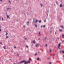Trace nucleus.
Returning a JSON list of instances; mask_svg holds the SVG:
<instances>
[{"label":"nucleus","mask_w":64,"mask_h":64,"mask_svg":"<svg viewBox=\"0 0 64 64\" xmlns=\"http://www.w3.org/2000/svg\"><path fill=\"white\" fill-rule=\"evenodd\" d=\"M24 63V64H27V63H30V61H29L27 62H26V60H24L23 61L20 62H18V64H22V63Z\"/></svg>","instance_id":"1"},{"label":"nucleus","mask_w":64,"mask_h":64,"mask_svg":"<svg viewBox=\"0 0 64 64\" xmlns=\"http://www.w3.org/2000/svg\"><path fill=\"white\" fill-rule=\"evenodd\" d=\"M35 20H36V19H34V22H35L36 23H37V22H38V20H36V21H35Z\"/></svg>","instance_id":"2"},{"label":"nucleus","mask_w":64,"mask_h":64,"mask_svg":"<svg viewBox=\"0 0 64 64\" xmlns=\"http://www.w3.org/2000/svg\"><path fill=\"white\" fill-rule=\"evenodd\" d=\"M40 45V44H36V47H37L39 45Z\"/></svg>","instance_id":"3"},{"label":"nucleus","mask_w":64,"mask_h":64,"mask_svg":"<svg viewBox=\"0 0 64 64\" xmlns=\"http://www.w3.org/2000/svg\"><path fill=\"white\" fill-rule=\"evenodd\" d=\"M32 43H33V44H35L36 43V42H35V41L33 40L32 42Z\"/></svg>","instance_id":"4"},{"label":"nucleus","mask_w":64,"mask_h":64,"mask_svg":"<svg viewBox=\"0 0 64 64\" xmlns=\"http://www.w3.org/2000/svg\"><path fill=\"white\" fill-rule=\"evenodd\" d=\"M6 16H7L8 19H9V18H10V16H9L8 15H6Z\"/></svg>","instance_id":"5"},{"label":"nucleus","mask_w":64,"mask_h":64,"mask_svg":"<svg viewBox=\"0 0 64 64\" xmlns=\"http://www.w3.org/2000/svg\"><path fill=\"white\" fill-rule=\"evenodd\" d=\"M60 7H63V5L62 4H60Z\"/></svg>","instance_id":"6"},{"label":"nucleus","mask_w":64,"mask_h":64,"mask_svg":"<svg viewBox=\"0 0 64 64\" xmlns=\"http://www.w3.org/2000/svg\"><path fill=\"white\" fill-rule=\"evenodd\" d=\"M61 44H60L58 45V47H61Z\"/></svg>","instance_id":"7"},{"label":"nucleus","mask_w":64,"mask_h":64,"mask_svg":"<svg viewBox=\"0 0 64 64\" xmlns=\"http://www.w3.org/2000/svg\"><path fill=\"white\" fill-rule=\"evenodd\" d=\"M10 9H11V8H7V10H9Z\"/></svg>","instance_id":"8"},{"label":"nucleus","mask_w":64,"mask_h":64,"mask_svg":"<svg viewBox=\"0 0 64 64\" xmlns=\"http://www.w3.org/2000/svg\"><path fill=\"white\" fill-rule=\"evenodd\" d=\"M3 48L4 49H5V50H6V47L5 46H4L3 47Z\"/></svg>","instance_id":"9"},{"label":"nucleus","mask_w":64,"mask_h":64,"mask_svg":"<svg viewBox=\"0 0 64 64\" xmlns=\"http://www.w3.org/2000/svg\"><path fill=\"white\" fill-rule=\"evenodd\" d=\"M39 35H40V36H41V33L40 32H39Z\"/></svg>","instance_id":"10"},{"label":"nucleus","mask_w":64,"mask_h":64,"mask_svg":"<svg viewBox=\"0 0 64 64\" xmlns=\"http://www.w3.org/2000/svg\"><path fill=\"white\" fill-rule=\"evenodd\" d=\"M51 59V58L50 57H49L48 58V60H50Z\"/></svg>","instance_id":"11"},{"label":"nucleus","mask_w":64,"mask_h":64,"mask_svg":"<svg viewBox=\"0 0 64 64\" xmlns=\"http://www.w3.org/2000/svg\"><path fill=\"white\" fill-rule=\"evenodd\" d=\"M60 31V32H62V30H61V29L60 30H59Z\"/></svg>","instance_id":"12"},{"label":"nucleus","mask_w":64,"mask_h":64,"mask_svg":"<svg viewBox=\"0 0 64 64\" xmlns=\"http://www.w3.org/2000/svg\"><path fill=\"white\" fill-rule=\"evenodd\" d=\"M6 32V36H7V35H8V33H7V32Z\"/></svg>","instance_id":"13"},{"label":"nucleus","mask_w":64,"mask_h":64,"mask_svg":"<svg viewBox=\"0 0 64 64\" xmlns=\"http://www.w3.org/2000/svg\"><path fill=\"white\" fill-rule=\"evenodd\" d=\"M34 26H36V28H37V25H36V24H34Z\"/></svg>","instance_id":"14"},{"label":"nucleus","mask_w":64,"mask_h":64,"mask_svg":"<svg viewBox=\"0 0 64 64\" xmlns=\"http://www.w3.org/2000/svg\"><path fill=\"white\" fill-rule=\"evenodd\" d=\"M41 22H42V21H41V20H40V22H39V23H41Z\"/></svg>","instance_id":"15"},{"label":"nucleus","mask_w":64,"mask_h":64,"mask_svg":"<svg viewBox=\"0 0 64 64\" xmlns=\"http://www.w3.org/2000/svg\"><path fill=\"white\" fill-rule=\"evenodd\" d=\"M17 56H18V57H19V54H17Z\"/></svg>","instance_id":"16"},{"label":"nucleus","mask_w":64,"mask_h":64,"mask_svg":"<svg viewBox=\"0 0 64 64\" xmlns=\"http://www.w3.org/2000/svg\"><path fill=\"white\" fill-rule=\"evenodd\" d=\"M50 52H52V49H50Z\"/></svg>","instance_id":"17"},{"label":"nucleus","mask_w":64,"mask_h":64,"mask_svg":"<svg viewBox=\"0 0 64 64\" xmlns=\"http://www.w3.org/2000/svg\"><path fill=\"white\" fill-rule=\"evenodd\" d=\"M29 61H32V60L31 59H29Z\"/></svg>","instance_id":"18"},{"label":"nucleus","mask_w":64,"mask_h":64,"mask_svg":"<svg viewBox=\"0 0 64 64\" xmlns=\"http://www.w3.org/2000/svg\"><path fill=\"white\" fill-rule=\"evenodd\" d=\"M40 5L41 7H42V6H43V4H40Z\"/></svg>","instance_id":"19"},{"label":"nucleus","mask_w":64,"mask_h":64,"mask_svg":"<svg viewBox=\"0 0 64 64\" xmlns=\"http://www.w3.org/2000/svg\"><path fill=\"white\" fill-rule=\"evenodd\" d=\"M26 48H29V47L28 46H26Z\"/></svg>","instance_id":"20"},{"label":"nucleus","mask_w":64,"mask_h":64,"mask_svg":"<svg viewBox=\"0 0 64 64\" xmlns=\"http://www.w3.org/2000/svg\"><path fill=\"white\" fill-rule=\"evenodd\" d=\"M40 60V59H39V58H38L37 59V61H38V60Z\"/></svg>","instance_id":"21"},{"label":"nucleus","mask_w":64,"mask_h":64,"mask_svg":"<svg viewBox=\"0 0 64 64\" xmlns=\"http://www.w3.org/2000/svg\"><path fill=\"white\" fill-rule=\"evenodd\" d=\"M43 27H44V28H45V27H46V26L44 25V26H43Z\"/></svg>","instance_id":"22"},{"label":"nucleus","mask_w":64,"mask_h":64,"mask_svg":"<svg viewBox=\"0 0 64 64\" xmlns=\"http://www.w3.org/2000/svg\"><path fill=\"white\" fill-rule=\"evenodd\" d=\"M46 39H47V38L46 37H45V38H44V40H46Z\"/></svg>","instance_id":"23"},{"label":"nucleus","mask_w":64,"mask_h":64,"mask_svg":"<svg viewBox=\"0 0 64 64\" xmlns=\"http://www.w3.org/2000/svg\"><path fill=\"white\" fill-rule=\"evenodd\" d=\"M60 27H62V28H64V27H63V26H60Z\"/></svg>","instance_id":"24"},{"label":"nucleus","mask_w":64,"mask_h":64,"mask_svg":"<svg viewBox=\"0 0 64 64\" xmlns=\"http://www.w3.org/2000/svg\"><path fill=\"white\" fill-rule=\"evenodd\" d=\"M6 39H8V36H7L6 37Z\"/></svg>","instance_id":"25"},{"label":"nucleus","mask_w":64,"mask_h":64,"mask_svg":"<svg viewBox=\"0 0 64 64\" xmlns=\"http://www.w3.org/2000/svg\"><path fill=\"white\" fill-rule=\"evenodd\" d=\"M0 44L1 45H3V44L2 42H0Z\"/></svg>","instance_id":"26"},{"label":"nucleus","mask_w":64,"mask_h":64,"mask_svg":"<svg viewBox=\"0 0 64 64\" xmlns=\"http://www.w3.org/2000/svg\"><path fill=\"white\" fill-rule=\"evenodd\" d=\"M2 21H3V20H4V19H3V17H2Z\"/></svg>","instance_id":"27"},{"label":"nucleus","mask_w":64,"mask_h":64,"mask_svg":"<svg viewBox=\"0 0 64 64\" xmlns=\"http://www.w3.org/2000/svg\"><path fill=\"white\" fill-rule=\"evenodd\" d=\"M37 54H35V56H37Z\"/></svg>","instance_id":"28"},{"label":"nucleus","mask_w":64,"mask_h":64,"mask_svg":"<svg viewBox=\"0 0 64 64\" xmlns=\"http://www.w3.org/2000/svg\"><path fill=\"white\" fill-rule=\"evenodd\" d=\"M57 38V39L58 40H59V38Z\"/></svg>","instance_id":"29"},{"label":"nucleus","mask_w":64,"mask_h":64,"mask_svg":"<svg viewBox=\"0 0 64 64\" xmlns=\"http://www.w3.org/2000/svg\"><path fill=\"white\" fill-rule=\"evenodd\" d=\"M47 13H49V10H48L47 11Z\"/></svg>","instance_id":"30"},{"label":"nucleus","mask_w":64,"mask_h":64,"mask_svg":"<svg viewBox=\"0 0 64 64\" xmlns=\"http://www.w3.org/2000/svg\"><path fill=\"white\" fill-rule=\"evenodd\" d=\"M62 52L64 54V51H62Z\"/></svg>","instance_id":"31"},{"label":"nucleus","mask_w":64,"mask_h":64,"mask_svg":"<svg viewBox=\"0 0 64 64\" xmlns=\"http://www.w3.org/2000/svg\"><path fill=\"white\" fill-rule=\"evenodd\" d=\"M25 40H27V38H25Z\"/></svg>","instance_id":"32"},{"label":"nucleus","mask_w":64,"mask_h":64,"mask_svg":"<svg viewBox=\"0 0 64 64\" xmlns=\"http://www.w3.org/2000/svg\"><path fill=\"white\" fill-rule=\"evenodd\" d=\"M64 36V35H62V37H63V36Z\"/></svg>","instance_id":"33"},{"label":"nucleus","mask_w":64,"mask_h":64,"mask_svg":"<svg viewBox=\"0 0 64 64\" xmlns=\"http://www.w3.org/2000/svg\"><path fill=\"white\" fill-rule=\"evenodd\" d=\"M6 16H7V15H7V12L6 13Z\"/></svg>","instance_id":"34"},{"label":"nucleus","mask_w":64,"mask_h":64,"mask_svg":"<svg viewBox=\"0 0 64 64\" xmlns=\"http://www.w3.org/2000/svg\"><path fill=\"white\" fill-rule=\"evenodd\" d=\"M24 28H25V26H24Z\"/></svg>","instance_id":"35"},{"label":"nucleus","mask_w":64,"mask_h":64,"mask_svg":"<svg viewBox=\"0 0 64 64\" xmlns=\"http://www.w3.org/2000/svg\"><path fill=\"white\" fill-rule=\"evenodd\" d=\"M9 2H10V3H11V2H10V0H9Z\"/></svg>","instance_id":"36"},{"label":"nucleus","mask_w":64,"mask_h":64,"mask_svg":"<svg viewBox=\"0 0 64 64\" xmlns=\"http://www.w3.org/2000/svg\"><path fill=\"white\" fill-rule=\"evenodd\" d=\"M55 54H53V56H55Z\"/></svg>","instance_id":"37"},{"label":"nucleus","mask_w":64,"mask_h":64,"mask_svg":"<svg viewBox=\"0 0 64 64\" xmlns=\"http://www.w3.org/2000/svg\"><path fill=\"white\" fill-rule=\"evenodd\" d=\"M0 31H1V28H0Z\"/></svg>","instance_id":"38"},{"label":"nucleus","mask_w":64,"mask_h":64,"mask_svg":"<svg viewBox=\"0 0 64 64\" xmlns=\"http://www.w3.org/2000/svg\"><path fill=\"white\" fill-rule=\"evenodd\" d=\"M56 4H58V2H56Z\"/></svg>","instance_id":"39"},{"label":"nucleus","mask_w":64,"mask_h":64,"mask_svg":"<svg viewBox=\"0 0 64 64\" xmlns=\"http://www.w3.org/2000/svg\"><path fill=\"white\" fill-rule=\"evenodd\" d=\"M58 48L59 49H60V46H58Z\"/></svg>","instance_id":"40"},{"label":"nucleus","mask_w":64,"mask_h":64,"mask_svg":"<svg viewBox=\"0 0 64 64\" xmlns=\"http://www.w3.org/2000/svg\"><path fill=\"white\" fill-rule=\"evenodd\" d=\"M16 48V46H15L14 47V48Z\"/></svg>","instance_id":"41"},{"label":"nucleus","mask_w":64,"mask_h":64,"mask_svg":"<svg viewBox=\"0 0 64 64\" xmlns=\"http://www.w3.org/2000/svg\"><path fill=\"white\" fill-rule=\"evenodd\" d=\"M27 23H28V24H29V22H28Z\"/></svg>","instance_id":"42"},{"label":"nucleus","mask_w":64,"mask_h":64,"mask_svg":"<svg viewBox=\"0 0 64 64\" xmlns=\"http://www.w3.org/2000/svg\"><path fill=\"white\" fill-rule=\"evenodd\" d=\"M47 45H48L47 44H46V47H47Z\"/></svg>","instance_id":"43"},{"label":"nucleus","mask_w":64,"mask_h":64,"mask_svg":"<svg viewBox=\"0 0 64 64\" xmlns=\"http://www.w3.org/2000/svg\"><path fill=\"white\" fill-rule=\"evenodd\" d=\"M60 53H61V51H60Z\"/></svg>","instance_id":"44"},{"label":"nucleus","mask_w":64,"mask_h":64,"mask_svg":"<svg viewBox=\"0 0 64 64\" xmlns=\"http://www.w3.org/2000/svg\"><path fill=\"white\" fill-rule=\"evenodd\" d=\"M50 64H52V63H51V62H50Z\"/></svg>","instance_id":"45"},{"label":"nucleus","mask_w":64,"mask_h":64,"mask_svg":"<svg viewBox=\"0 0 64 64\" xmlns=\"http://www.w3.org/2000/svg\"><path fill=\"white\" fill-rule=\"evenodd\" d=\"M47 14V16H48V14Z\"/></svg>","instance_id":"46"},{"label":"nucleus","mask_w":64,"mask_h":64,"mask_svg":"<svg viewBox=\"0 0 64 64\" xmlns=\"http://www.w3.org/2000/svg\"><path fill=\"white\" fill-rule=\"evenodd\" d=\"M41 28H42V27H43V26H41Z\"/></svg>","instance_id":"47"},{"label":"nucleus","mask_w":64,"mask_h":64,"mask_svg":"<svg viewBox=\"0 0 64 64\" xmlns=\"http://www.w3.org/2000/svg\"><path fill=\"white\" fill-rule=\"evenodd\" d=\"M44 22H46V20H45L44 21Z\"/></svg>","instance_id":"48"},{"label":"nucleus","mask_w":64,"mask_h":64,"mask_svg":"<svg viewBox=\"0 0 64 64\" xmlns=\"http://www.w3.org/2000/svg\"><path fill=\"white\" fill-rule=\"evenodd\" d=\"M40 38H39L38 39V40H40Z\"/></svg>","instance_id":"49"},{"label":"nucleus","mask_w":64,"mask_h":64,"mask_svg":"<svg viewBox=\"0 0 64 64\" xmlns=\"http://www.w3.org/2000/svg\"><path fill=\"white\" fill-rule=\"evenodd\" d=\"M62 42H64V40H63Z\"/></svg>","instance_id":"50"},{"label":"nucleus","mask_w":64,"mask_h":64,"mask_svg":"<svg viewBox=\"0 0 64 64\" xmlns=\"http://www.w3.org/2000/svg\"><path fill=\"white\" fill-rule=\"evenodd\" d=\"M55 34H56V33H55Z\"/></svg>","instance_id":"51"},{"label":"nucleus","mask_w":64,"mask_h":64,"mask_svg":"<svg viewBox=\"0 0 64 64\" xmlns=\"http://www.w3.org/2000/svg\"><path fill=\"white\" fill-rule=\"evenodd\" d=\"M27 25H28V26H29V24H27Z\"/></svg>","instance_id":"52"},{"label":"nucleus","mask_w":64,"mask_h":64,"mask_svg":"<svg viewBox=\"0 0 64 64\" xmlns=\"http://www.w3.org/2000/svg\"><path fill=\"white\" fill-rule=\"evenodd\" d=\"M1 20V18H0V20Z\"/></svg>","instance_id":"53"},{"label":"nucleus","mask_w":64,"mask_h":64,"mask_svg":"<svg viewBox=\"0 0 64 64\" xmlns=\"http://www.w3.org/2000/svg\"><path fill=\"white\" fill-rule=\"evenodd\" d=\"M18 20H17V22H18Z\"/></svg>","instance_id":"54"},{"label":"nucleus","mask_w":64,"mask_h":64,"mask_svg":"<svg viewBox=\"0 0 64 64\" xmlns=\"http://www.w3.org/2000/svg\"><path fill=\"white\" fill-rule=\"evenodd\" d=\"M10 61H11V59H10Z\"/></svg>","instance_id":"55"},{"label":"nucleus","mask_w":64,"mask_h":64,"mask_svg":"<svg viewBox=\"0 0 64 64\" xmlns=\"http://www.w3.org/2000/svg\"><path fill=\"white\" fill-rule=\"evenodd\" d=\"M46 14H47V12H46Z\"/></svg>","instance_id":"56"},{"label":"nucleus","mask_w":64,"mask_h":64,"mask_svg":"<svg viewBox=\"0 0 64 64\" xmlns=\"http://www.w3.org/2000/svg\"><path fill=\"white\" fill-rule=\"evenodd\" d=\"M2 1V0H0V1Z\"/></svg>","instance_id":"57"},{"label":"nucleus","mask_w":64,"mask_h":64,"mask_svg":"<svg viewBox=\"0 0 64 64\" xmlns=\"http://www.w3.org/2000/svg\"><path fill=\"white\" fill-rule=\"evenodd\" d=\"M50 33H52V32H50Z\"/></svg>","instance_id":"58"},{"label":"nucleus","mask_w":64,"mask_h":64,"mask_svg":"<svg viewBox=\"0 0 64 64\" xmlns=\"http://www.w3.org/2000/svg\"><path fill=\"white\" fill-rule=\"evenodd\" d=\"M27 30H28V29H27Z\"/></svg>","instance_id":"59"},{"label":"nucleus","mask_w":64,"mask_h":64,"mask_svg":"<svg viewBox=\"0 0 64 64\" xmlns=\"http://www.w3.org/2000/svg\"><path fill=\"white\" fill-rule=\"evenodd\" d=\"M18 0H16V1H18Z\"/></svg>","instance_id":"60"},{"label":"nucleus","mask_w":64,"mask_h":64,"mask_svg":"<svg viewBox=\"0 0 64 64\" xmlns=\"http://www.w3.org/2000/svg\"><path fill=\"white\" fill-rule=\"evenodd\" d=\"M51 28H51L50 29H51Z\"/></svg>","instance_id":"61"}]
</instances>
